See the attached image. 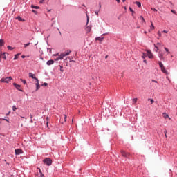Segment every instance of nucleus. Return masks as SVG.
Returning a JSON list of instances; mask_svg holds the SVG:
<instances>
[{"instance_id":"nucleus-1","label":"nucleus","mask_w":177,"mask_h":177,"mask_svg":"<svg viewBox=\"0 0 177 177\" xmlns=\"http://www.w3.org/2000/svg\"><path fill=\"white\" fill-rule=\"evenodd\" d=\"M13 80V78L12 77V76L10 77H2L0 80V82L1 83H5V84H9V82H10V81Z\"/></svg>"},{"instance_id":"nucleus-2","label":"nucleus","mask_w":177,"mask_h":177,"mask_svg":"<svg viewBox=\"0 0 177 177\" xmlns=\"http://www.w3.org/2000/svg\"><path fill=\"white\" fill-rule=\"evenodd\" d=\"M43 162L46 164L48 167H50L52 165V159L49 158H46L44 159Z\"/></svg>"},{"instance_id":"nucleus-3","label":"nucleus","mask_w":177,"mask_h":177,"mask_svg":"<svg viewBox=\"0 0 177 177\" xmlns=\"http://www.w3.org/2000/svg\"><path fill=\"white\" fill-rule=\"evenodd\" d=\"M12 85L15 86V88L17 90L19 91L20 92H24V91H23V89H21L20 88H21V86L19 84H17V83H13Z\"/></svg>"},{"instance_id":"nucleus-4","label":"nucleus","mask_w":177,"mask_h":177,"mask_svg":"<svg viewBox=\"0 0 177 177\" xmlns=\"http://www.w3.org/2000/svg\"><path fill=\"white\" fill-rule=\"evenodd\" d=\"M121 154L122 156V157H125L126 158H128V157H129L130 154L128 152H126L124 150L121 151Z\"/></svg>"},{"instance_id":"nucleus-5","label":"nucleus","mask_w":177,"mask_h":177,"mask_svg":"<svg viewBox=\"0 0 177 177\" xmlns=\"http://www.w3.org/2000/svg\"><path fill=\"white\" fill-rule=\"evenodd\" d=\"M15 156H20V154H23V150L20 149H15Z\"/></svg>"},{"instance_id":"nucleus-6","label":"nucleus","mask_w":177,"mask_h":177,"mask_svg":"<svg viewBox=\"0 0 177 177\" xmlns=\"http://www.w3.org/2000/svg\"><path fill=\"white\" fill-rule=\"evenodd\" d=\"M147 52L148 53L147 56L149 59H153V53H151V51L150 50H147Z\"/></svg>"},{"instance_id":"nucleus-7","label":"nucleus","mask_w":177,"mask_h":177,"mask_svg":"<svg viewBox=\"0 0 177 177\" xmlns=\"http://www.w3.org/2000/svg\"><path fill=\"white\" fill-rule=\"evenodd\" d=\"M53 63H55V61L53 59H50V60L47 61L46 64H47V66H52V64H53Z\"/></svg>"},{"instance_id":"nucleus-8","label":"nucleus","mask_w":177,"mask_h":177,"mask_svg":"<svg viewBox=\"0 0 177 177\" xmlns=\"http://www.w3.org/2000/svg\"><path fill=\"white\" fill-rule=\"evenodd\" d=\"M158 56L160 60H164V54L159 53L158 54Z\"/></svg>"},{"instance_id":"nucleus-9","label":"nucleus","mask_w":177,"mask_h":177,"mask_svg":"<svg viewBox=\"0 0 177 177\" xmlns=\"http://www.w3.org/2000/svg\"><path fill=\"white\" fill-rule=\"evenodd\" d=\"M29 77L32 78V80H37L35 75L32 74V73H29Z\"/></svg>"},{"instance_id":"nucleus-10","label":"nucleus","mask_w":177,"mask_h":177,"mask_svg":"<svg viewBox=\"0 0 177 177\" xmlns=\"http://www.w3.org/2000/svg\"><path fill=\"white\" fill-rule=\"evenodd\" d=\"M103 39H104V37H95V41H100V42H102Z\"/></svg>"},{"instance_id":"nucleus-11","label":"nucleus","mask_w":177,"mask_h":177,"mask_svg":"<svg viewBox=\"0 0 177 177\" xmlns=\"http://www.w3.org/2000/svg\"><path fill=\"white\" fill-rule=\"evenodd\" d=\"M161 68V71L164 73V74H168V71H167V69H165V67H162L160 68Z\"/></svg>"},{"instance_id":"nucleus-12","label":"nucleus","mask_w":177,"mask_h":177,"mask_svg":"<svg viewBox=\"0 0 177 177\" xmlns=\"http://www.w3.org/2000/svg\"><path fill=\"white\" fill-rule=\"evenodd\" d=\"M134 3L137 5L138 8H142V3H140V1H136Z\"/></svg>"},{"instance_id":"nucleus-13","label":"nucleus","mask_w":177,"mask_h":177,"mask_svg":"<svg viewBox=\"0 0 177 177\" xmlns=\"http://www.w3.org/2000/svg\"><path fill=\"white\" fill-rule=\"evenodd\" d=\"M64 55H65V56H68L70 55V53H71V50H67L66 52L63 53Z\"/></svg>"},{"instance_id":"nucleus-14","label":"nucleus","mask_w":177,"mask_h":177,"mask_svg":"<svg viewBox=\"0 0 177 177\" xmlns=\"http://www.w3.org/2000/svg\"><path fill=\"white\" fill-rule=\"evenodd\" d=\"M16 19L19 20V21H25L24 19L21 18L20 16L17 17Z\"/></svg>"},{"instance_id":"nucleus-15","label":"nucleus","mask_w":177,"mask_h":177,"mask_svg":"<svg viewBox=\"0 0 177 177\" xmlns=\"http://www.w3.org/2000/svg\"><path fill=\"white\" fill-rule=\"evenodd\" d=\"M67 59H68L70 63H75V60H73V57H67Z\"/></svg>"},{"instance_id":"nucleus-16","label":"nucleus","mask_w":177,"mask_h":177,"mask_svg":"<svg viewBox=\"0 0 177 177\" xmlns=\"http://www.w3.org/2000/svg\"><path fill=\"white\" fill-rule=\"evenodd\" d=\"M66 55L64 53H61L58 57H59L60 60H63V57H64Z\"/></svg>"},{"instance_id":"nucleus-17","label":"nucleus","mask_w":177,"mask_h":177,"mask_svg":"<svg viewBox=\"0 0 177 177\" xmlns=\"http://www.w3.org/2000/svg\"><path fill=\"white\" fill-rule=\"evenodd\" d=\"M142 59H146L147 57V53H142Z\"/></svg>"},{"instance_id":"nucleus-18","label":"nucleus","mask_w":177,"mask_h":177,"mask_svg":"<svg viewBox=\"0 0 177 177\" xmlns=\"http://www.w3.org/2000/svg\"><path fill=\"white\" fill-rule=\"evenodd\" d=\"M51 21H53V23L51 24V27H53V26H55V24L56 23V20H55V18H52Z\"/></svg>"},{"instance_id":"nucleus-19","label":"nucleus","mask_w":177,"mask_h":177,"mask_svg":"<svg viewBox=\"0 0 177 177\" xmlns=\"http://www.w3.org/2000/svg\"><path fill=\"white\" fill-rule=\"evenodd\" d=\"M1 55L2 56V58L4 59V60H6V53H3V54L1 53Z\"/></svg>"},{"instance_id":"nucleus-20","label":"nucleus","mask_w":177,"mask_h":177,"mask_svg":"<svg viewBox=\"0 0 177 177\" xmlns=\"http://www.w3.org/2000/svg\"><path fill=\"white\" fill-rule=\"evenodd\" d=\"M140 20H141L142 23H146V21L145 20V18L142 15L140 16Z\"/></svg>"},{"instance_id":"nucleus-21","label":"nucleus","mask_w":177,"mask_h":177,"mask_svg":"<svg viewBox=\"0 0 177 177\" xmlns=\"http://www.w3.org/2000/svg\"><path fill=\"white\" fill-rule=\"evenodd\" d=\"M20 81L23 82L24 85H27V81H26V80L24 79H20Z\"/></svg>"},{"instance_id":"nucleus-22","label":"nucleus","mask_w":177,"mask_h":177,"mask_svg":"<svg viewBox=\"0 0 177 177\" xmlns=\"http://www.w3.org/2000/svg\"><path fill=\"white\" fill-rule=\"evenodd\" d=\"M19 56H20V53L16 54L14 57V60H17V59H19Z\"/></svg>"},{"instance_id":"nucleus-23","label":"nucleus","mask_w":177,"mask_h":177,"mask_svg":"<svg viewBox=\"0 0 177 177\" xmlns=\"http://www.w3.org/2000/svg\"><path fill=\"white\" fill-rule=\"evenodd\" d=\"M32 9H39V6L32 5L31 6Z\"/></svg>"},{"instance_id":"nucleus-24","label":"nucleus","mask_w":177,"mask_h":177,"mask_svg":"<svg viewBox=\"0 0 177 177\" xmlns=\"http://www.w3.org/2000/svg\"><path fill=\"white\" fill-rule=\"evenodd\" d=\"M41 88V86H39V83H36V91H38Z\"/></svg>"},{"instance_id":"nucleus-25","label":"nucleus","mask_w":177,"mask_h":177,"mask_svg":"<svg viewBox=\"0 0 177 177\" xmlns=\"http://www.w3.org/2000/svg\"><path fill=\"white\" fill-rule=\"evenodd\" d=\"M158 64H159V67H160V68H162V67H164V64H162V62H158Z\"/></svg>"},{"instance_id":"nucleus-26","label":"nucleus","mask_w":177,"mask_h":177,"mask_svg":"<svg viewBox=\"0 0 177 177\" xmlns=\"http://www.w3.org/2000/svg\"><path fill=\"white\" fill-rule=\"evenodd\" d=\"M164 118H169V115L167 113H163Z\"/></svg>"},{"instance_id":"nucleus-27","label":"nucleus","mask_w":177,"mask_h":177,"mask_svg":"<svg viewBox=\"0 0 177 177\" xmlns=\"http://www.w3.org/2000/svg\"><path fill=\"white\" fill-rule=\"evenodd\" d=\"M3 44H4L3 39H0V46H3Z\"/></svg>"},{"instance_id":"nucleus-28","label":"nucleus","mask_w":177,"mask_h":177,"mask_svg":"<svg viewBox=\"0 0 177 177\" xmlns=\"http://www.w3.org/2000/svg\"><path fill=\"white\" fill-rule=\"evenodd\" d=\"M7 48H8V50H13V49H15L13 47L10 46H8Z\"/></svg>"},{"instance_id":"nucleus-29","label":"nucleus","mask_w":177,"mask_h":177,"mask_svg":"<svg viewBox=\"0 0 177 177\" xmlns=\"http://www.w3.org/2000/svg\"><path fill=\"white\" fill-rule=\"evenodd\" d=\"M148 101H150V102H151V104H153V103H154V99H150V98H149V99H148Z\"/></svg>"},{"instance_id":"nucleus-30","label":"nucleus","mask_w":177,"mask_h":177,"mask_svg":"<svg viewBox=\"0 0 177 177\" xmlns=\"http://www.w3.org/2000/svg\"><path fill=\"white\" fill-rule=\"evenodd\" d=\"M3 121H6L7 122H9V118H3Z\"/></svg>"},{"instance_id":"nucleus-31","label":"nucleus","mask_w":177,"mask_h":177,"mask_svg":"<svg viewBox=\"0 0 177 177\" xmlns=\"http://www.w3.org/2000/svg\"><path fill=\"white\" fill-rule=\"evenodd\" d=\"M16 110H17V108L16 107V106L13 105L12 106V111H16Z\"/></svg>"},{"instance_id":"nucleus-32","label":"nucleus","mask_w":177,"mask_h":177,"mask_svg":"<svg viewBox=\"0 0 177 177\" xmlns=\"http://www.w3.org/2000/svg\"><path fill=\"white\" fill-rule=\"evenodd\" d=\"M164 49L166 52H167V53H169V49H168V48L165 47Z\"/></svg>"},{"instance_id":"nucleus-33","label":"nucleus","mask_w":177,"mask_h":177,"mask_svg":"<svg viewBox=\"0 0 177 177\" xmlns=\"http://www.w3.org/2000/svg\"><path fill=\"white\" fill-rule=\"evenodd\" d=\"M31 43L28 42L26 44H24V48H27V46H29V45Z\"/></svg>"},{"instance_id":"nucleus-34","label":"nucleus","mask_w":177,"mask_h":177,"mask_svg":"<svg viewBox=\"0 0 177 177\" xmlns=\"http://www.w3.org/2000/svg\"><path fill=\"white\" fill-rule=\"evenodd\" d=\"M136 102H138V98H133V103H136Z\"/></svg>"},{"instance_id":"nucleus-35","label":"nucleus","mask_w":177,"mask_h":177,"mask_svg":"<svg viewBox=\"0 0 177 177\" xmlns=\"http://www.w3.org/2000/svg\"><path fill=\"white\" fill-rule=\"evenodd\" d=\"M41 86H48V83L44 82V84H41Z\"/></svg>"},{"instance_id":"nucleus-36","label":"nucleus","mask_w":177,"mask_h":177,"mask_svg":"<svg viewBox=\"0 0 177 177\" xmlns=\"http://www.w3.org/2000/svg\"><path fill=\"white\" fill-rule=\"evenodd\" d=\"M129 10L131 12V13H135V11H133V9H132L131 7H129Z\"/></svg>"},{"instance_id":"nucleus-37","label":"nucleus","mask_w":177,"mask_h":177,"mask_svg":"<svg viewBox=\"0 0 177 177\" xmlns=\"http://www.w3.org/2000/svg\"><path fill=\"white\" fill-rule=\"evenodd\" d=\"M59 67H60V71L62 73H63V71H64V70H63V66H59Z\"/></svg>"},{"instance_id":"nucleus-38","label":"nucleus","mask_w":177,"mask_h":177,"mask_svg":"<svg viewBox=\"0 0 177 177\" xmlns=\"http://www.w3.org/2000/svg\"><path fill=\"white\" fill-rule=\"evenodd\" d=\"M154 46H155L156 52H158V47L157 46H156V45H154Z\"/></svg>"},{"instance_id":"nucleus-39","label":"nucleus","mask_w":177,"mask_h":177,"mask_svg":"<svg viewBox=\"0 0 177 177\" xmlns=\"http://www.w3.org/2000/svg\"><path fill=\"white\" fill-rule=\"evenodd\" d=\"M171 13H174V15H176V11L175 10H171Z\"/></svg>"},{"instance_id":"nucleus-40","label":"nucleus","mask_w":177,"mask_h":177,"mask_svg":"<svg viewBox=\"0 0 177 177\" xmlns=\"http://www.w3.org/2000/svg\"><path fill=\"white\" fill-rule=\"evenodd\" d=\"M154 28V25L153 24V23H151V30H153Z\"/></svg>"},{"instance_id":"nucleus-41","label":"nucleus","mask_w":177,"mask_h":177,"mask_svg":"<svg viewBox=\"0 0 177 177\" xmlns=\"http://www.w3.org/2000/svg\"><path fill=\"white\" fill-rule=\"evenodd\" d=\"M99 10H100L95 11V13L97 15V16H99Z\"/></svg>"},{"instance_id":"nucleus-42","label":"nucleus","mask_w":177,"mask_h":177,"mask_svg":"<svg viewBox=\"0 0 177 177\" xmlns=\"http://www.w3.org/2000/svg\"><path fill=\"white\" fill-rule=\"evenodd\" d=\"M46 120H47V121H46V125H47V127H49V121H48V117L46 118Z\"/></svg>"},{"instance_id":"nucleus-43","label":"nucleus","mask_w":177,"mask_h":177,"mask_svg":"<svg viewBox=\"0 0 177 177\" xmlns=\"http://www.w3.org/2000/svg\"><path fill=\"white\" fill-rule=\"evenodd\" d=\"M36 81V84H39V80H38V78L36 77V79H35Z\"/></svg>"},{"instance_id":"nucleus-44","label":"nucleus","mask_w":177,"mask_h":177,"mask_svg":"<svg viewBox=\"0 0 177 177\" xmlns=\"http://www.w3.org/2000/svg\"><path fill=\"white\" fill-rule=\"evenodd\" d=\"M32 12L33 13H35V15H37V13H38V12H37V10H32Z\"/></svg>"},{"instance_id":"nucleus-45","label":"nucleus","mask_w":177,"mask_h":177,"mask_svg":"<svg viewBox=\"0 0 177 177\" xmlns=\"http://www.w3.org/2000/svg\"><path fill=\"white\" fill-rule=\"evenodd\" d=\"M151 10H153V12H157V9L154 8H151Z\"/></svg>"},{"instance_id":"nucleus-46","label":"nucleus","mask_w":177,"mask_h":177,"mask_svg":"<svg viewBox=\"0 0 177 177\" xmlns=\"http://www.w3.org/2000/svg\"><path fill=\"white\" fill-rule=\"evenodd\" d=\"M101 8H102V3H99V10H100Z\"/></svg>"},{"instance_id":"nucleus-47","label":"nucleus","mask_w":177,"mask_h":177,"mask_svg":"<svg viewBox=\"0 0 177 177\" xmlns=\"http://www.w3.org/2000/svg\"><path fill=\"white\" fill-rule=\"evenodd\" d=\"M87 16V22H86V24H88V23H89V17L88 16V15H86Z\"/></svg>"},{"instance_id":"nucleus-48","label":"nucleus","mask_w":177,"mask_h":177,"mask_svg":"<svg viewBox=\"0 0 177 177\" xmlns=\"http://www.w3.org/2000/svg\"><path fill=\"white\" fill-rule=\"evenodd\" d=\"M162 32H164L165 34H167L168 30H162Z\"/></svg>"},{"instance_id":"nucleus-49","label":"nucleus","mask_w":177,"mask_h":177,"mask_svg":"<svg viewBox=\"0 0 177 177\" xmlns=\"http://www.w3.org/2000/svg\"><path fill=\"white\" fill-rule=\"evenodd\" d=\"M64 121H66V120H67V115H64Z\"/></svg>"},{"instance_id":"nucleus-50","label":"nucleus","mask_w":177,"mask_h":177,"mask_svg":"<svg viewBox=\"0 0 177 177\" xmlns=\"http://www.w3.org/2000/svg\"><path fill=\"white\" fill-rule=\"evenodd\" d=\"M39 173L40 175H41V174H43V173H42V171L41 170V169H39Z\"/></svg>"},{"instance_id":"nucleus-51","label":"nucleus","mask_w":177,"mask_h":177,"mask_svg":"<svg viewBox=\"0 0 177 177\" xmlns=\"http://www.w3.org/2000/svg\"><path fill=\"white\" fill-rule=\"evenodd\" d=\"M40 177H45V175L44 174V173H42L41 174H40Z\"/></svg>"},{"instance_id":"nucleus-52","label":"nucleus","mask_w":177,"mask_h":177,"mask_svg":"<svg viewBox=\"0 0 177 177\" xmlns=\"http://www.w3.org/2000/svg\"><path fill=\"white\" fill-rule=\"evenodd\" d=\"M108 34H109V32L103 33V34L102 35V37H103V35H107Z\"/></svg>"},{"instance_id":"nucleus-53","label":"nucleus","mask_w":177,"mask_h":177,"mask_svg":"<svg viewBox=\"0 0 177 177\" xmlns=\"http://www.w3.org/2000/svg\"><path fill=\"white\" fill-rule=\"evenodd\" d=\"M158 34L159 37H161V32L158 31Z\"/></svg>"},{"instance_id":"nucleus-54","label":"nucleus","mask_w":177,"mask_h":177,"mask_svg":"<svg viewBox=\"0 0 177 177\" xmlns=\"http://www.w3.org/2000/svg\"><path fill=\"white\" fill-rule=\"evenodd\" d=\"M143 62H144L145 64H147V61L146 59H144V60H143Z\"/></svg>"},{"instance_id":"nucleus-55","label":"nucleus","mask_w":177,"mask_h":177,"mask_svg":"<svg viewBox=\"0 0 177 177\" xmlns=\"http://www.w3.org/2000/svg\"><path fill=\"white\" fill-rule=\"evenodd\" d=\"M10 114V111H9L8 113H7L6 114V115L8 116V115H9Z\"/></svg>"},{"instance_id":"nucleus-56","label":"nucleus","mask_w":177,"mask_h":177,"mask_svg":"<svg viewBox=\"0 0 177 177\" xmlns=\"http://www.w3.org/2000/svg\"><path fill=\"white\" fill-rule=\"evenodd\" d=\"M22 59H26V55H21Z\"/></svg>"},{"instance_id":"nucleus-57","label":"nucleus","mask_w":177,"mask_h":177,"mask_svg":"<svg viewBox=\"0 0 177 177\" xmlns=\"http://www.w3.org/2000/svg\"><path fill=\"white\" fill-rule=\"evenodd\" d=\"M49 37H50V35H48L47 36L46 42H48V38H49Z\"/></svg>"},{"instance_id":"nucleus-58","label":"nucleus","mask_w":177,"mask_h":177,"mask_svg":"<svg viewBox=\"0 0 177 177\" xmlns=\"http://www.w3.org/2000/svg\"><path fill=\"white\" fill-rule=\"evenodd\" d=\"M152 82H155L156 84H157V81L154 80H152Z\"/></svg>"},{"instance_id":"nucleus-59","label":"nucleus","mask_w":177,"mask_h":177,"mask_svg":"<svg viewBox=\"0 0 177 177\" xmlns=\"http://www.w3.org/2000/svg\"><path fill=\"white\" fill-rule=\"evenodd\" d=\"M165 137L167 138V131H165L164 132Z\"/></svg>"},{"instance_id":"nucleus-60","label":"nucleus","mask_w":177,"mask_h":177,"mask_svg":"<svg viewBox=\"0 0 177 177\" xmlns=\"http://www.w3.org/2000/svg\"><path fill=\"white\" fill-rule=\"evenodd\" d=\"M55 60H56V61L60 60V59H59V57H57V58L55 59Z\"/></svg>"},{"instance_id":"nucleus-61","label":"nucleus","mask_w":177,"mask_h":177,"mask_svg":"<svg viewBox=\"0 0 177 177\" xmlns=\"http://www.w3.org/2000/svg\"><path fill=\"white\" fill-rule=\"evenodd\" d=\"M40 3H44V0H40Z\"/></svg>"},{"instance_id":"nucleus-62","label":"nucleus","mask_w":177,"mask_h":177,"mask_svg":"<svg viewBox=\"0 0 177 177\" xmlns=\"http://www.w3.org/2000/svg\"><path fill=\"white\" fill-rule=\"evenodd\" d=\"M115 1L118 2V3H120V2H121L120 0H115Z\"/></svg>"},{"instance_id":"nucleus-63","label":"nucleus","mask_w":177,"mask_h":177,"mask_svg":"<svg viewBox=\"0 0 177 177\" xmlns=\"http://www.w3.org/2000/svg\"><path fill=\"white\" fill-rule=\"evenodd\" d=\"M32 122H34V121L32 120V119H30V123L32 124Z\"/></svg>"},{"instance_id":"nucleus-64","label":"nucleus","mask_w":177,"mask_h":177,"mask_svg":"<svg viewBox=\"0 0 177 177\" xmlns=\"http://www.w3.org/2000/svg\"><path fill=\"white\" fill-rule=\"evenodd\" d=\"M87 28H88L89 31H91V27L88 26Z\"/></svg>"}]
</instances>
